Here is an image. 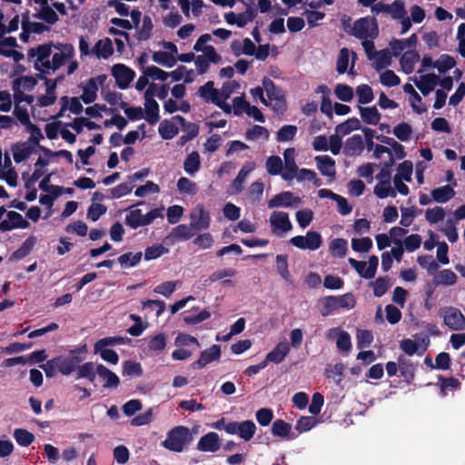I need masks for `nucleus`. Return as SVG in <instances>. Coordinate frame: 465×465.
<instances>
[{"label": "nucleus", "instance_id": "obj_1", "mask_svg": "<svg viewBox=\"0 0 465 465\" xmlns=\"http://www.w3.org/2000/svg\"><path fill=\"white\" fill-rule=\"evenodd\" d=\"M193 440V436L189 428L179 425L168 431L167 437L162 445L171 451L182 452L185 446L189 445Z\"/></svg>", "mask_w": 465, "mask_h": 465}, {"label": "nucleus", "instance_id": "obj_2", "mask_svg": "<svg viewBox=\"0 0 465 465\" xmlns=\"http://www.w3.org/2000/svg\"><path fill=\"white\" fill-rule=\"evenodd\" d=\"M356 305V299L351 292H347L343 295L334 296L330 295L322 298L320 301V313L322 316L326 317L331 315L333 312L340 309L351 310Z\"/></svg>", "mask_w": 465, "mask_h": 465}, {"label": "nucleus", "instance_id": "obj_3", "mask_svg": "<svg viewBox=\"0 0 465 465\" xmlns=\"http://www.w3.org/2000/svg\"><path fill=\"white\" fill-rule=\"evenodd\" d=\"M351 35L360 39L374 40L379 35V25L375 16H365L357 19L350 32Z\"/></svg>", "mask_w": 465, "mask_h": 465}, {"label": "nucleus", "instance_id": "obj_4", "mask_svg": "<svg viewBox=\"0 0 465 465\" xmlns=\"http://www.w3.org/2000/svg\"><path fill=\"white\" fill-rule=\"evenodd\" d=\"M290 243L301 250L316 251L322 245V238L320 232L308 231L305 236L292 237Z\"/></svg>", "mask_w": 465, "mask_h": 465}, {"label": "nucleus", "instance_id": "obj_5", "mask_svg": "<svg viewBox=\"0 0 465 465\" xmlns=\"http://www.w3.org/2000/svg\"><path fill=\"white\" fill-rule=\"evenodd\" d=\"M444 324L452 331H463L465 329V316L455 307L450 306L440 310Z\"/></svg>", "mask_w": 465, "mask_h": 465}, {"label": "nucleus", "instance_id": "obj_6", "mask_svg": "<svg viewBox=\"0 0 465 465\" xmlns=\"http://www.w3.org/2000/svg\"><path fill=\"white\" fill-rule=\"evenodd\" d=\"M206 52L203 54L195 55L194 64L199 74H203L209 70V64H218L221 62L222 57L217 54L213 45H207Z\"/></svg>", "mask_w": 465, "mask_h": 465}, {"label": "nucleus", "instance_id": "obj_7", "mask_svg": "<svg viewBox=\"0 0 465 465\" xmlns=\"http://www.w3.org/2000/svg\"><path fill=\"white\" fill-rule=\"evenodd\" d=\"M111 72L117 86L122 90L127 89L135 76V72L124 64L113 65Z\"/></svg>", "mask_w": 465, "mask_h": 465}, {"label": "nucleus", "instance_id": "obj_8", "mask_svg": "<svg viewBox=\"0 0 465 465\" xmlns=\"http://www.w3.org/2000/svg\"><path fill=\"white\" fill-rule=\"evenodd\" d=\"M191 225L196 232L207 230L210 227L211 217L208 211L205 210L203 204H198L196 212L192 213L190 215Z\"/></svg>", "mask_w": 465, "mask_h": 465}, {"label": "nucleus", "instance_id": "obj_9", "mask_svg": "<svg viewBox=\"0 0 465 465\" xmlns=\"http://www.w3.org/2000/svg\"><path fill=\"white\" fill-rule=\"evenodd\" d=\"M8 220L0 223V231L8 232L14 229H25L29 226V223L15 211L6 213Z\"/></svg>", "mask_w": 465, "mask_h": 465}, {"label": "nucleus", "instance_id": "obj_10", "mask_svg": "<svg viewBox=\"0 0 465 465\" xmlns=\"http://www.w3.org/2000/svg\"><path fill=\"white\" fill-rule=\"evenodd\" d=\"M301 202L300 197L294 196L292 192L286 191L282 192L270 199L268 202V207H292L297 206Z\"/></svg>", "mask_w": 465, "mask_h": 465}, {"label": "nucleus", "instance_id": "obj_11", "mask_svg": "<svg viewBox=\"0 0 465 465\" xmlns=\"http://www.w3.org/2000/svg\"><path fill=\"white\" fill-rule=\"evenodd\" d=\"M262 85L270 101H274V109L284 110L286 107L285 99L280 94L274 83L268 77L262 79Z\"/></svg>", "mask_w": 465, "mask_h": 465}, {"label": "nucleus", "instance_id": "obj_12", "mask_svg": "<svg viewBox=\"0 0 465 465\" xmlns=\"http://www.w3.org/2000/svg\"><path fill=\"white\" fill-rule=\"evenodd\" d=\"M221 357V346L213 344L210 348L203 351L199 359L194 361L192 366L193 369H203L207 364L218 361Z\"/></svg>", "mask_w": 465, "mask_h": 465}, {"label": "nucleus", "instance_id": "obj_13", "mask_svg": "<svg viewBox=\"0 0 465 465\" xmlns=\"http://www.w3.org/2000/svg\"><path fill=\"white\" fill-rule=\"evenodd\" d=\"M54 48L61 51V53H55L52 57V70L53 72L59 69L67 59L71 58L74 54V47L69 44H56L54 45Z\"/></svg>", "mask_w": 465, "mask_h": 465}, {"label": "nucleus", "instance_id": "obj_14", "mask_svg": "<svg viewBox=\"0 0 465 465\" xmlns=\"http://www.w3.org/2000/svg\"><path fill=\"white\" fill-rule=\"evenodd\" d=\"M294 154V148H287L283 152L284 167L283 172L282 173V178L285 181L292 180L295 177L296 173L298 171V166L295 163Z\"/></svg>", "mask_w": 465, "mask_h": 465}, {"label": "nucleus", "instance_id": "obj_15", "mask_svg": "<svg viewBox=\"0 0 465 465\" xmlns=\"http://www.w3.org/2000/svg\"><path fill=\"white\" fill-rule=\"evenodd\" d=\"M53 42H49L44 45H39L37 47H32L28 50L27 55L28 58H34L36 56V59L34 64V68L35 70H39L40 64L39 61L45 60L50 57L52 54V47H54Z\"/></svg>", "mask_w": 465, "mask_h": 465}, {"label": "nucleus", "instance_id": "obj_16", "mask_svg": "<svg viewBox=\"0 0 465 465\" xmlns=\"http://www.w3.org/2000/svg\"><path fill=\"white\" fill-rule=\"evenodd\" d=\"M220 449V438L216 432L203 435L197 444V450L204 452H215Z\"/></svg>", "mask_w": 465, "mask_h": 465}, {"label": "nucleus", "instance_id": "obj_17", "mask_svg": "<svg viewBox=\"0 0 465 465\" xmlns=\"http://www.w3.org/2000/svg\"><path fill=\"white\" fill-rule=\"evenodd\" d=\"M96 372L104 381L103 384L104 389H116L120 385L119 377L104 365L98 364L96 366Z\"/></svg>", "mask_w": 465, "mask_h": 465}, {"label": "nucleus", "instance_id": "obj_18", "mask_svg": "<svg viewBox=\"0 0 465 465\" xmlns=\"http://www.w3.org/2000/svg\"><path fill=\"white\" fill-rule=\"evenodd\" d=\"M317 168L324 176H328L332 180L335 178V161L329 155H318L315 157Z\"/></svg>", "mask_w": 465, "mask_h": 465}, {"label": "nucleus", "instance_id": "obj_19", "mask_svg": "<svg viewBox=\"0 0 465 465\" xmlns=\"http://www.w3.org/2000/svg\"><path fill=\"white\" fill-rule=\"evenodd\" d=\"M290 351V346L287 342H279L265 357L263 360L266 365L269 362L280 363L282 362Z\"/></svg>", "mask_w": 465, "mask_h": 465}, {"label": "nucleus", "instance_id": "obj_20", "mask_svg": "<svg viewBox=\"0 0 465 465\" xmlns=\"http://www.w3.org/2000/svg\"><path fill=\"white\" fill-rule=\"evenodd\" d=\"M14 160L16 163L26 160L34 152V146L28 142L16 143L11 147Z\"/></svg>", "mask_w": 465, "mask_h": 465}, {"label": "nucleus", "instance_id": "obj_21", "mask_svg": "<svg viewBox=\"0 0 465 465\" xmlns=\"http://www.w3.org/2000/svg\"><path fill=\"white\" fill-rule=\"evenodd\" d=\"M439 84V76L435 74H428L420 76V81H415L417 88L423 95H428Z\"/></svg>", "mask_w": 465, "mask_h": 465}, {"label": "nucleus", "instance_id": "obj_22", "mask_svg": "<svg viewBox=\"0 0 465 465\" xmlns=\"http://www.w3.org/2000/svg\"><path fill=\"white\" fill-rule=\"evenodd\" d=\"M364 149L362 138L360 134H353L345 142L343 153L348 156H355L361 153Z\"/></svg>", "mask_w": 465, "mask_h": 465}, {"label": "nucleus", "instance_id": "obj_23", "mask_svg": "<svg viewBox=\"0 0 465 465\" xmlns=\"http://www.w3.org/2000/svg\"><path fill=\"white\" fill-rule=\"evenodd\" d=\"M37 242V239L35 236L31 235L29 236L23 243L22 245L15 251L11 256L9 257V260L11 262L14 261H19L26 257L34 249Z\"/></svg>", "mask_w": 465, "mask_h": 465}, {"label": "nucleus", "instance_id": "obj_24", "mask_svg": "<svg viewBox=\"0 0 465 465\" xmlns=\"http://www.w3.org/2000/svg\"><path fill=\"white\" fill-rule=\"evenodd\" d=\"M93 54L97 58L107 59L114 54V47L110 38L99 40L92 49Z\"/></svg>", "mask_w": 465, "mask_h": 465}, {"label": "nucleus", "instance_id": "obj_25", "mask_svg": "<svg viewBox=\"0 0 465 465\" xmlns=\"http://www.w3.org/2000/svg\"><path fill=\"white\" fill-rule=\"evenodd\" d=\"M270 223L272 226L280 229L282 232H288L292 228L289 215L284 212H273L271 215Z\"/></svg>", "mask_w": 465, "mask_h": 465}, {"label": "nucleus", "instance_id": "obj_26", "mask_svg": "<svg viewBox=\"0 0 465 465\" xmlns=\"http://www.w3.org/2000/svg\"><path fill=\"white\" fill-rule=\"evenodd\" d=\"M255 164L252 162H247L240 170L237 176L232 183V187L235 193H241L243 190V183L249 173L254 169Z\"/></svg>", "mask_w": 465, "mask_h": 465}, {"label": "nucleus", "instance_id": "obj_27", "mask_svg": "<svg viewBox=\"0 0 465 465\" xmlns=\"http://www.w3.org/2000/svg\"><path fill=\"white\" fill-rule=\"evenodd\" d=\"M195 234V231L191 224H179L173 228L170 237L175 241H187Z\"/></svg>", "mask_w": 465, "mask_h": 465}, {"label": "nucleus", "instance_id": "obj_28", "mask_svg": "<svg viewBox=\"0 0 465 465\" xmlns=\"http://www.w3.org/2000/svg\"><path fill=\"white\" fill-rule=\"evenodd\" d=\"M98 86L94 78H90L85 85L83 87V94L81 95L82 101L85 104H89L95 101L97 98Z\"/></svg>", "mask_w": 465, "mask_h": 465}, {"label": "nucleus", "instance_id": "obj_29", "mask_svg": "<svg viewBox=\"0 0 465 465\" xmlns=\"http://www.w3.org/2000/svg\"><path fill=\"white\" fill-rule=\"evenodd\" d=\"M419 60L420 54L416 51H407L401 55L400 64L404 73L411 74Z\"/></svg>", "mask_w": 465, "mask_h": 465}, {"label": "nucleus", "instance_id": "obj_30", "mask_svg": "<svg viewBox=\"0 0 465 465\" xmlns=\"http://www.w3.org/2000/svg\"><path fill=\"white\" fill-rule=\"evenodd\" d=\"M144 118L152 125L159 122V104L155 100H148L144 102Z\"/></svg>", "mask_w": 465, "mask_h": 465}, {"label": "nucleus", "instance_id": "obj_31", "mask_svg": "<svg viewBox=\"0 0 465 465\" xmlns=\"http://www.w3.org/2000/svg\"><path fill=\"white\" fill-rule=\"evenodd\" d=\"M433 200L440 203H444L452 199L455 195L454 189L450 185H444L433 189L430 193Z\"/></svg>", "mask_w": 465, "mask_h": 465}, {"label": "nucleus", "instance_id": "obj_32", "mask_svg": "<svg viewBox=\"0 0 465 465\" xmlns=\"http://www.w3.org/2000/svg\"><path fill=\"white\" fill-rule=\"evenodd\" d=\"M35 18L40 19L47 23L48 25H54L58 22L59 17L55 11L49 5V4L40 7V10L34 14Z\"/></svg>", "mask_w": 465, "mask_h": 465}, {"label": "nucleus", "instance_id": "obj_33", "mask_svg": "<svg viewBox=\"0 0 465 465\" xmlns=\"http://www.w3.org/2000/svg\"><path fill=\"white\" fill-rule=\"evenodd\" d=\"M361 117L365 124L376 125L381 120V114L376 106L359 107Z\"/></svg>", "mask_w": 465, "mask_h": 465}, {"label": "nucleus", "instance_id": "obj_34", "mask_svg": "<svg viewBox=\"0 0 465 465\" xmlns=\"http://www.w3.org/2000/svg\"><path fill=\"white\" fill-rule=\"evenodd\" d=\"M201 167V158L200 154L197 151H193L188 154L183 163L184 171L190 174L193 175L200 170Z\"/></svg>", "mask_w": 465, "mask_h": 465}, {"label": "nucleus", "instance_id": "obj_35", "mask_svg": "<svg viewBox=\"0 0 465 465\" xmlns=\"http://www.w3.org/2000/svg\"><path fill=\"white\" fill-rule=\"evenodd\" d=\"M176 121L182 128V131L189 136V139H194L199 134V125L195 123H190L185 120L182 115H175L173 118Z\"/></svg>", "mask_w": 465, "mask_h": 465}, {"label": "nucleus", "instance_id": "obj_36", "mask_svg": "<svg viewBox=\"0 0 465 465\" xmlns=\"http://www.w3.org/2000/svg\"><path fill=\"white\" fill-rule=\"evenodd\" d=\"M361 122L356 117L347 119L345 122L338 124L335 128L336 134L341 136L349 134L351 132L361 129Z\"/></svg>", "mask_w": 465, "mask_h": 465}, {"label": "nucleus", "instance_id": "obj_37", "mask_svg": "<svg viewBox=\"0 0 465 465\" xmlns=\"http://www.w3.org/2000/svg\"><path fill=\"white\" fill-rule=\"evenodd\" d=\"M167 344V337L164 332H160L148 341V350L155 353L163 351Z\"/></svg>", "mask_w": 465, "mask_h": 465}, {"label": "nucleus", "instance_id": "obj_38", "mask_svg": "<svg viewBox=\"0 0 465 465\" xmlns=\"http://www.w3.org/2000/svg\"><path fill=\"white\" fill-rule=\"evenodd\" d=\"M76 370L77 379H87L91 382L94 381L97 372L94 362H85L81 366L79 365Z\"/></svg>", "mask_w": 465, "mask_h": 465}, {"label": "nucleus", "instance_id": "obj_39", "mask_svg": "<svg viewBox=\"0 0 465 465\" xmlns=\"http://www.w3.org/2000/svg\"><path fill=\"white\" fill-rule=\"evenodd\" d=\"M317 93L322 92L323 94L322 98V104H321V111L322 114H324L328 118L331 119L333 116L332 114V104L331 99L329 98L328 94L330 93L329 88L322 84L318 87Z\"/></svg>", "mask_w": 465, "mask_h": 465}, {"label": "nucleus", "instance_id": "obj_40", "mask_svg": "<svg viewBox=\"0 0 465 465\" xmlns=\"http://www.w3.org/2000/svg\"><path fill=\"white\" fill-rule=\"evenodd\" d=\"M153 29V24L152 18L149 15H144L143 19L142 28L137 30L134 37L138 41H146L151 38L152 31Z\"/></svg>", "mask_w": 465, "mask_h": 465}, {"label": "nucleus", "instance_id": "obj_41", "mask_svg": "<svg viewBox=\"0 0 465 465\" xmlns=\"http://www.w3.org/2000/svg\"><path fill=\"white\" fill-rule=\"evenodd\" d=\"M255 431L256 425L252 420H247L239 422L238 435L245 441H249L250 440H252L255 434Z\"/></svg>", "mask_w": 465, "mask_h": 465}, {"label": "nucleus", "instance_id": "obj_42", "mask_svg": "<svg viewBox=\"0 0 465 465\" xmlns=\"http://www.w3.org/2000/svg\"><path fill=\"white\" fill-rule=\"evenodd\" d=\"M198 94L206 102L211 101L213 103V99H218L222 93L213 87V81H208L199 88Z\"/></svg>", "mask_w": 465, "mask_h": 465}, {"label": "nucleus", "instance_id": "obj_43", "mask_svg": "<svg viewBox=\"0 0 465 465\" xmlns=\"http://www.w3.org/2000/svg\"><path fill=\"white\" fill-rule=\"evenodd\" d=\"M298 132V128L292 124H285L277 132L276 140L279 143L290 142L294 139Z\"/></svg>", "mask_w": 465, "mask_h": 465}, {"label": "nucleus", "instance_id": "obj_44", "mask_svg": "<svg viewBox=\"0 0 465 465\" xmlns=\"http://www.w3.org/2000/svg\"><path fill=\"white\" fill-rule=\"evenodd\" d=\"M245 11L237 14V26L243 28L248 23L252 22L257 16V11L250 4H245Z\"/></svg>", "mask_w": 465, "mask_h": 465}, {"label": "nucleus", "instance_id": "obj_45", "mask_svg": "<svg viewBox=\"0 0 465 465\" xmlns=\"http://www.w3.org/2000/svg\"><path fill=\"white\" fill-rule=\"evenodd\" d=\"M266 170L270 175H281L283 172V163L280 156L272 155L266 160Z\"/></svg>", "mask_w": 465, "mask_h": 465}, {"label": "nucleus", "instance_id": "obj_46", "mask_svg": "<svg viewBox=\"0 0 465 465\" xmlns=\"http://www.w3.org/2000/svg\"><path fill=\"white\" fill-rule=\"evenodd\" d=\"M373 193L379 199H385L387 197L395 198L397 195L396 191L391 187V183H384V182H379L374 186Z\"/></svg>", "mask_w": 465, "mask_h": 465}, {"label": "nucleus", "instance_id": "obj_47", "mask_svg": "<svg viewBox=\"0 0 465 465\" xmlns=\"http://www.w3.org/2000/svg\"><path fill=\"white\" fill-rule=\"evenodd\" d=\"M142 256L143 253L141 252L134 254L132 252H125L120 255L117 261L123 268H130L136 266L141 262Z\"/></svg>", "mask_w": 465, "mask_h": 465}, {"label": "nucleus", "instance_id": "obj_48", "mask_svg": "<svg viewBox=\"0 0 465 465\" xmlns=\"http://www.w3.org/2000/svg\"><path fill=\"white\" fill-rule=\"evenodd\" d=\"M14 438L18 445L27 447L35 440V435L25 429H15L14 430Z\"/></svg>", "mask_w": 465, "mask_h": 465}, {"label": "nucleus", "instance_id": "obj_49", "mask_svg": "<svg viewBox=\"0 0 465 465\" xmlns=\"http://www.w3.org/2000/svg\"><path fill=\"white\" fill-rule=\"evenodd\" d=\"M391 278L389 276L378 277L371 284L373 285V295L375 297L383 296L391 287Z\"/></svg>", "mask_w": 465, "mask_h": 465}, {"label": "nucleus", "instance_id": "obj_50", "mask_svg": "<svg viewBox=\"0 0 465 465\" xmlns=\"http://www.w3.org/2000/svg\"><path fill=\"white\" fill-rule=\"evenodd\" d=\"M161 137L164 140H170L173 138L179 132L177 126L168 120H163L158 128Z\"/></svg>", "mask_w": 465, "mask_h": 465}, {"label": "nucleus", "instance_id": "obj_51", "mask_svg": "<svg viewBox=\"0 0 465 465\" xmlns=\"http://www.w3.org/2000/svg\"><path fill=\"white\" fill-rule=\"evenodd\" d=\"M153 60L169 68L173 67L177 62V59L172 54L164 51L154 52L153 54Z\"/></svg>", "mask_w": 465, "mask_h": 465}, {"label": "nucleus", "instance_id": "obj_52", "mask_svg": "<svg viewBox=\"0 0 465 465\" xmlns=\"http://www.w3.org/2000/svg\"><path fill=\"white\" fill-rule=\"evenodd\" d=\"M119 106L124 111V114L131 121H137L144 118V112L141 106H129L128 103L122 101Z\"/></svg>", "mask_w": 465, "mask_h": 465}, {"label": "nucleus", "instance_id": "obj_53", "mask_svg": "<svg viewBox=\"0 0 465 465\" xmlns=\"http://www.w3.org/2000/svg\"><path fill=\"white\" fill-rule=\"evenodd\" d=\"M330 251L334 256L339 258L345 257L348 251V242L345 239L337 238L331 242Z\"/></svg>", "mask_w": 465, "mask_h": 465}, {"label": "nucleus", "instance_id": "obj_54", "mask_svg": "<svg viewBox=\"0 0 465 465\" xmlns=\"http://www.w3.org/2000/svg\"><path fill=\"white\" fill-rule=\"evenodd\" d=\"M276 270L282 279L291 281V274L288 266V256L286 254H278L276 256Z\"/></svg>", "mask_w": 465, "mask_h": 465}, {"label": "nucleus", "instance_id": "obj_55", "mask_svg": "<svg viewBox=\"0 0 465 465\" xmlns=\"http://www.w3.org/2000/svg\"><path fill=\"white\" fill-rule=\"evenodd\" d=\"M403 91L411 94L412 98L411 104L414 112L420 114L426 111V107H420L416 104V103H421L422 99L411 84H405L403 85Z\"/></svg>", "mask_w": 465, "mask_h": 465}, {"label": "nucleus", "instance_id": "obj_56", "mask_svg": "<svg viewBox=\"0 0 465 465\" xmlns=\"http://www.w3.org/2000/svg\"><path fill=\"white\" fill-rule=\"evenodd\" d=\"M401 375L407 382L413 381L415 376V366L410 361H405L402 357L399 358Z\"/></svg>", "mask_w": 465, "mask_h": 465}, {"label": "nucleus", "instance_id": "obj_57", "mask_svg": "<svg viewBox=\"0 0 465 465\" xmlns=\"http://www.w3.org/2000/svg\"><path fill=\"white\" fill-rule=\"evenodd\" d=\"M456 65L455 59L449 54H441L439 59L434 63V67L438 69L440 74H444Z\"/></svg>", "mask_w": 465, "mask_h": 465}, {"label": "nucleus", "instance_id": "obj_58", "mask_svg": "<svg viewBox=\"0 0 465 465\" xmlns=\"http://www.w3.org/2000/svg\"><path fill=\"white\" fill-rule=\"evenodd\" d=\"M292 430V425L283 420H276L272 426V433L278 437H287Z\"/></svg>", "mask_w": 465, "mask_h": 465}, {"label": "nucleus", "instance_id": "obj_59", "mask_svg": "<svg viewBox=\"0 0 465 465\" xmlns=\"http://www.w3.org/2000/svg\"><path fill=\"white\" fill-rule=\"evenodd\" d=\"M87 353V346L86 344L81 345L78 348L71 350L67 358L73 362V364L77 368L79 364L84 361Z\"/></svg>", "mask_w": 465, "mask_h": 465}, {"label": "nucleus", "instance_id": "obj_60", "mask_svg": "<svg viewBox=\"0 0 465 465\" xmlns=\"http://www.w3.org/2000/svg\"><path fill=\"white\" fill-rule=\"evenodd\" d=\"M334 94L342 102H351L353 98V89L344 84H338L334 88Z\"/></svg>", "mask_w": 465, "mask_h": 465}, {"label": "nucleus", "instance_id": "obj_61", "mask_svg": "<svg viewBox=\"0 0 465 465\" xmlns=\"http://www.w3.org/2000/svg\"><path fill=\"white\" fill-rule=\"evenodd\" d=\"M356 93L358 95V102L361 104H367L374 98L372 89L368 84H361L357 86Z\"/></svg>", "mask_w": 465, "mask_h": 465}, {"label": "nucleus", "instance_id": "obj_62", "mask_svg": "<svg viewBox=\"0 0 465 465\" xmlns=\"http://www.w3.org/2000/svg\"><path fill=\"white\" fill-rule=\"evenodd\" d=\"M125 223L132 229H137L143 225V213L140 209H134L125 216Z\"/></svg>", "mask_w": 465, "mask_h": 465}, {"label": "nucleus", "instance_id": "obj_63", "mask_svg": "<svg viewBox=\"0 0 465 465\" xmlns=\"http://www.w3.org/2000/svg\"><path fill=\"white\" fill-rule=\"evenodd\" d=\"M380 82L385 86L393 87L401 84V79L392 70L387 69L381 74Z\"/></svg>", "mask_w": 465, "mask_h": 465}, {"label": "nucleus", "instance_id": "obj_64", "mask_svg": "<svg viewBox=\"0 0 465 465\" xmlns=\"http://www.w3.org/2000/svg\"><path fill=\"white\" fill-rule=\"evenodd\" d=\"M351 248L357 252H368L372 248V241L370 237L354 238L351 240Z\"/></svg>", "mask_w": 465, "mask_h": 465}]
</instances>
